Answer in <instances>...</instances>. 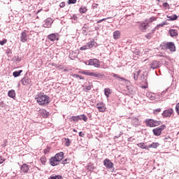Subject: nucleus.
I'll return each instance as SVG.
<instances>
[{
    "mask_svg": "<svg viewBox=\"0 0 179 179\" xmlns=\"http://www.w3.org/2000/svg\"><path fill=\"white\" fill-rule=\"evenodd\" d=\"M145 124L147 127H159V125H162V122L153 119H148L145 120Z\"/></svg>",
    "mask_w": 179,
    "mask_h": 179,
    "instance_id": "obj_3",
    "label": "nucleus"
},
{
    "mask_svg": "<svg viewBox=\"0 0 179 179\" xmlns=\"http://www.w3.org/2000/svg\"><path fill=\"white\" fill-rule=\"evenodd\" d=\"M112 76H113V78H116L117 79H120L121 80H123L124 82H125V83H128V82H129L128 80L120 77V75L118 74L112 73Z\"/></svg>",
    "mask_w": 179,
    "mask_h": 179,
    "instance_id": "obj_24",
    "label": "nucleus"
},
{
    "mask_svg": "<svg viewBox=\"0 0 179 179\" xmlns=\"http://www.w3.org/2000/svg\"><path fill=\"white\" fill-rule=\"evenodd\" d=\"M64 72H68V69H65L64 70Z\"/></svg>",
    "mask_w": 179,
    "mask_h": 179,
    "instance_id": "obj_56",
    "label": "nucleus"
},
{
    "mask_svg": "<svg viewBox=\"0 0 179 179\" xmlns=\"http://www.w3.org/2000/svg\"><path fill=\"white\" fill-rule=\"evenodd\" d=\"M1 104H3V101H1Z\"/></svg>",
    "mask_w": 179,
    "mask_h": 179,
    "instance_id": "obj_59",
    "label": "nucleus"
},
{
    "mask_svg": "<svg viewBox=\"0 0 179 179\" xmlns=\"http://www.w3.org/2000/svg\"><path fill=\"white\" fill-rule=\"evenodd\" d=\"M8 96L11 99H15V97H16V92H15V90H10L8 93Z\"/></svg>",
    "mask_w": 179,
    "mask_h": 179,
    "instance_id": "obj_22",
    "label": "nucleus"
},
{
    "mask_svg": "<svg viewBox=\"0 0 179 179\" xmlns=\"http://www.w3.org/2000/svg\"><path fill=\"white\" fill-rule=\"evenodd\" d=\"M89 90H92V85L85 86L84 92H89Z\"/></svg>",
    "mask_w": 179,
    "mask_h": 179,
    "instance_id": "obj_40",
    "label": "nucleus"
},
{
    "mask_svg": "<svg viewBox=\"0 0 179 179\" xmlns=\"http://www.w3.org/2000/svg\"><path fill=\"white\" fill-rule=\"evenodd\" d=\"M137 146L138 148H141V149H148L149 150V146L145 145V143H140L137 144Z\"/></svg>",
    "mask_w": 179,
    "mask_h": 179,
    "instance_id": "obj_27",
    "label": "nucleus"
},
{
    "mask_svg": "<svg viewBox=\"0 0 179 179\" xmlns=\"http://www.w3.org/2000/svg\"><path fill=\"white\" fill-rule=\"evenodd\" d=\"M104 94H105V96H106V97H108V96H109L110 94H111V92H110V89H108V88H105V89H104Z\"/></svg>",
    "mask_w": 179,
    "mask_h": 179,
    "instance_id": "obj_35",
    "label": "nucleus"
},
{
    "mask_svg": "<svg viewBox=\"0 0 179 179\" xmlns=\"http://www.w3.org/2000/svg\"><path fill=\"white\" fill-rule=\"evenodd\" d=\"M8 43V39L3 38L2 41H0V45H5Z\"/></svg>",
    "mask_w": 179,
    "mask_h": 179,
    "instance_id": "obj_38",
    "label": "nucleus"
},
{
    "mask_svg": "<svg viewBox=\"0 0 179 179\" xmlns=\"http://www.w3.org/2000/svg\"><path fill=\"white\" fill-rule=\"evenodd\" d=\"M79 136H80V138H83L85 136V134H83L82 131H80Z\"/></svg>",
    "mask_w": 179,
    "mask_h": 179,
    "instance_id": "obj_51",
    "label": "nucleus"
},
{
    "mask_svg": "<svg viewBox=\"0 0 179 179\" xmlns=\"http://www.w3.org/2000/svg\"><path fill=\"white\" fill-rule=\"evenodd\" d=\"M167 17L170 20H177V19H178V17L177 16V15H173L171 16L167 15Z\"/></svg>",
    "mask_w": 179,
    "mask_h": 179,
    "instance_id": "obj_34",
    "label": "nucleus"
},
{
    "mask_svg": "<svg viewBox=\"0 0 179 179\" xmlns=\"http://www.w3.org/2000/svg\"><path fill=\"white\" fill-rule=\"evenodd\" d=\"M96 108L99 113H104L106 111V105L103 102L96 103Z\"/></svg>",
    "mask_w": 179,
    "mask_h": 179,
    "instance_id": "obj_9",
    "label": "nucleus"
},
{
    "mask_svg": "<svg viewBox=\"0 0 179 179\" xmlns=\"http://www.w3.org/2000/svg\"><path fill=\"white\" fill-rule=\"evenodd\" d=\"M40 161L41 164H43V166H45V163H47V157H45V156H42L40 158Z\"/></svg>",
    "mask_w": 179,
    "mask_h": 179,
    "instance_id": "obj_31",
    "label": "nucleus"
},
{
    "mask_svg": "<svg viewBox=\"0 0 179 179\" xmlns=\"http://www.w3.org/2000/svg\"><path fill=\"white\" fill-rule=\"evenodd\" d=\"M166 129V125L162 124L159 127L153 129L152 132L155 136H160L163 130Z\"/></svg>",
    "mask_w": 179,
    "mask_h": 179,
    "instance_id": "obj_4",
    "label": "nucleus"
},
{
    "mask_svg": "<svg viewBox=\"0 0 179 179\" xmlns=\"http://www.w3.org/2000/svg\"><path fill=\"white\" fill-rule=\"evenodd\" d=\"M146 96L151 101L156 100V94L153 92H147Z\"/></svg>",
    "mask_w": 179,
    "mask_h": 179,
    "instance_id": "obj_19",
    "label": "nucleus"
},
{
    "mask_svg": "<svg viewBox=\"0 0 179 179\" xmlns=\"http://www.w3.org/2000/svg\"><path fill=\"white\" fill-rule=\"evenodd\" d=\"M94 45H95L94 41H91L88 42L86 45L80 48V51H85L86 50H90V48H93V47H94Z\"/></svg>",
    "mask_w": 179,
    "mask_h": 179,
    "instance_id": "obj_6",
    "label": "nucleus"
},
{
    "mask_svg": "<svg viewBox=\"0 0 179 179\" xmlns=\"http://www.w3.org/2000/svg\"><path fill=\"white\" fill-rule=\"evenodd\" d=\"M173 113H174V110L173 108H168L163 111L162 116L164 118H169L173 115Z\"/></svg>",
    "mask_w": 179,
    "mask_h": 179,
    "instance_id": "obj_7",
    "label": "nucleus"
},
{
    "mask_svg": "<svg viewBox=\"0 0 179 179\" xmlns=\"http://www.w3.org/2000/svg\"><path fill=\"white\" fill-rule=\"evenodd\" d=\"M79 12H80V13H86V12H87V8L86 6H82L79 8Z\"/></svg>",
    "mask_w": 179,
    "mask_h": 179,
    "instance_id": "obj_29",
    "label": "nucleus"
},
{
    "mask_svg": "<svg viewBox=\"0 0 179 179\" xmlns=\"http://www.w3.org/2000/svg\"><path fill=\"white\" fill-rule=\"evenodd\" d=\"M131 121L134 124H139V118L138 117H133Z\"/></svg>",
    "mask_w": 179,
    "mask_h": 179,
    "instance_id": "obj_37",
    "label": "nucleus"
},
{
    "mask_svg": "<svg viewBox=\"0 0 179 179\" xmlns=\"http://www.w3.org/2000/svg\"><path fill=\"white\" fill-rule=\"evenodd\" d=\"M41 10H38L37 12H36V15H38V13H40V11H41Z\"/></svg>",
    "mask_w": 179,
    "mask_h": 179,
    "instance_id": "obj_55",
    "label": "nucleus"
},
{
    "mask_svg": "<svg viewBox=\"0 0 179 179\" xmlns=\"http://www.w3.org/2000/svg\"><path fill=\"white\" fill-rule=\"evenodd\" d=\"M68 163H69V159H68V158L63 160L62 162V164H68Z\"/></svg>",
    "mask_w": 179,
    "mask_h": 179,
    "instance_id": "obj_44",
    "label": "nucleus"
},
{
    "mask_svg": "<svg viewBox=\"0 0 179 179\" xmlns=\"http://www.w3.org/2000/svg\"><path fill=\"white\" fill-rule=\"evenodd\" d=\"M27 33H29V31L24 30V31H22L21 33V36H20V41L22 43H26L28 40L27 38Z\"/></svg>",
    "mask_w": 179,
    "mask_h": 179,
    "instance_id": "obj_10",
    "label": "nucleus"
},
{
    "mask_svg": "<svg viewBox=\"0 0 179 179\" xmlns=\"http://www.w3.org/2000/svg\"><path fill=\"white\" fill-rule=\"evenodd\" d=\"M73 132H78V131H76V129H73Z\"/></svg>",
    "mask_w": 179,
    "mask_h": 179,
    "instance_id": "obj_57",
    "label": "nucleus"
},
{
    "mask_svg": "<svg viewBox=\"0 0 179 179\" xmlns=\"http://www.w3.org/2000/svg\"><path fill=\"white\" fill-rule=\"evenodd\" d=\"M20 170L22 173H29V170H30V167L27 164H23L21 167Z\"/></svg>",
    "mask_w": 179,
    "mask_h": 179,
    "instance_id": "obj_15",
    "label": "nucleus"
},
{
    "mask_svg": "<svg viewBox=\"0 0 179 179\" xmlns=\"http://www.w3.org/2000/svg\"><path fill=\"white\" fill-rule=\"evenodd\" d=\"M54 21L51 19V18H47L45 20V27H51V25L52 24V22Z\"/></svg>",
    "mask_w": 179,
    "mask_h": 179,
    "instance_id": "obj_20",
    "label": "nucleus"
},
{
    "mask_svg": "<svg viewBox=\"0 0 179 179\" xmlns=\"http://www.w3.org/2000/svg\"><path fill=\"white\" fill-rule=\"evenodd\" d=\"M143 89H146V87H143Z\"/></svg>",
    "mask_w": 179,
    "mask_h": 179,
    "instance_id": "obj_60",
    "label": "nucleus"
},
{
    "mask_svg": "<svg viewBox=\"0 0 179 179\" xmlns=\"http://www.w3.org/2000/svg\"><path fill=\"white\" fill-rule=\"evenodd\" d=\"M50 163L51 166H58L59 161H58L55 157H52L50 159Z\"/></svg>",
    "mask_w": 179,
    "mask_h": 179,
    "instance_id": "obj_14",
    "label": "nucleus"
},
{
    "mask_svg": "<svg viewBox=\"0 0 179 179\" xmlns=\"http://www.w3.org/2000/svg\"><path fill=\"white\" fill-rule=\"evenodd\" d=\"M108 19H113V17H106V18H103L102 20H98L96 23H101V22H104V20H107Z\"/></svg>",
    "mask_w": 179,
    "mask_h": 179,
    "instance_id": "obj_41",
    "label": "nucleus"
},
{
    "mask_svg": "<svg viewBox=\"0 0 179 179\" xmlns=\"http://www.w3.org/2000/svg\"><path fill=\"white\" fill-rule=\"evenodd\" d=\"M22 85L26 86L27 85H30L31 83V80H30L28 77H25L21 80Z\"/></svg>",
    "mask_w": 179,
    "mask_h": 179,
    "instance_id": "obj_16",
    "label": "nucleus"
},
{
    "mask_svg": "<svg viewBox=\"0 0 179 179\" xmlns=\"http://www.w3.org/2000/svg\"><path fill=\"white\" fill-rule=\"evenodd\" d=\"M87 65H90L91 66H95V68H100V62L97 59H90L88 61Z\"/></svg>",
    "mask_w": 179,
    "mask_h": 179,
    "instance_id": "obj_5",
    "label": "nucleus"
},
{
    "mask_svg": "<svg viewBox=\"0 0 179 179\" xmlns=\"http://www.w3.org/2000/svg\"><path fill=\"white\" fill-rule=\"evenodd\" d=\"M78 78L81 80H83L85 79V77L82 76H79Z\"/></svg>",
    "mask_w": 179,
    "mask_h": 179,
    "instance_id": "obj_53",
    "label": "nucleus"
},
{
    "mask_svg": "<svg viewBox=\"0 0 179 179\" xmlns=\"http://www.w3.org/2000/svg\"><path fill=\"white\" fill-rule=\"evenodd\" d=\"M155 21H156V17H151L150 18V23H152V22H155Z\"/></svg>",
    "mask_w": 179,
    "mask_h": 179,
    "instance_id": "obj_48",
    "label": "nucleus"
},
{
    "mask_svg": "<svg viewBox=\"0 0 179 179\" xmlns=\"http://www.w3.org/2000/svg\"><path fill=\"white\" fill-rule=\"evenodd\" d=\"M152 34H153V31L152 33H148L147 35H145L146 38H148V40H150V38H152Z\"/></svg>",
    "mask_w": 179,
    "mask_h": 179,
    "instance_id": "obj_43",
    "label": "nucleus"
},
{
    "mask_svg": "<svg viewBox=\"0 0 179 179\" xmlns=\"http://www.w3.org/2000/svg\"><path fill=\"white\" fill-rule=\"evenodd\" d=\"M76 2V0H69L68 3L69 5H71L72 3H75Z\"/></svg>",
    "mask_w": 179,
    "mask_h": 179,
    "instance_id": "obj_46",
    "label": "nucleus"
},
{
    "mask_svg": "<svg viewBox=\"0 0 179 179\" xmlns=\"http://www.w3.org/2000/svg\"><path fill=\"white\" fill-rule=\"evenodd\" d=\"M48 179H62V176L59 175L51 176L48 178Z\"/></svg>",
    "mask_w": 179,
    "mask_h": 179,
    "instance_id": "obj_36",
    "label": "nucleus"
},
{
    "mask_svg": "<svg viewBox=\"0 0 179 179\" xmlns=\"http://www.w3.org/2000/svg\"><path fill=\"white\" fill-rule=\"evenodd\" d=\"M35 100L39 106H47V104H50V96L44 94V92H40L36 95Z\"/></svg>",
    "mask_w": 179,
    "mask_h": 179,
    "instance_id": "obj_1",
    "label": "nucleus"
},
{
    "mask_svg": "<svg viewBox=\"0 0 179 179\" xmlns=\"http://www.w3.org/2000/svg\"><path fill=\"white\" fill-rule=\"evenodd\" d=\"M78 121H80L83 120V121H84L85 122H87V116H86V115L83 114V115H78Z\"/></svg>",
    "mask_w": 179,
    "mask_h": 179,
    "instance_id": "obj_25",
    "label": "nucleus"
},
{
    "mask_svg": "<svg viewBox=\"0 0 179 179\" xmlns=\"http://www.w3.org/2000/svg\"><path fill=\"white\" fill-rule=\"evenodd\" d=\"M159 67V62H157V60L153 61L151 63V68L152 69H156V68Z\"/></svg>",
    "mask_w": 179,
    "mask_h": 179,
    "instance_id": "obj_26",
    "label": "nucleus"
},
{
    "mask_svg": "<svg viewBox=\"0 0 179 179\" xmlns=\"http://www.w3.org/2000/svg\"><path fill=\"white\" fill-rule=\"evenodd\" d=\"M166 24H167L166 22H163V23H161V24H158L157 26V27H163V26H166Z\"/></svg>",
    "mask_w": 179,
    "mask_h": 179,
    "instance_id": "obj_45",
    "label": "nucleus"
},
{
    "mask_svg": "<svg viewBox=\"0 0 179 179\" xmlns=\"http://www.w3.org/2000/svg\"><path fill=\"white\" fill-rule=\"evenodd\" d=\"M80 73H82V75H86L87 76H93L94 78H98L99 79H103V78H104V75L100 73L93 72L90 71L84 70L83 71H80Z\"/></svg>",
    "mask_w": 179,
    "mask_h": 179,
    "instance_id": "obj_2",
    "label": "nucleus"
},
{
    "mask_svg": "<svg viewBox=\"0 0 179 179\" xmlns=\"http://www.w3.org/2000/svg\"><path fill=\"white\" fill-rule=\"evenodd\" d=\"M128 142H132V138H128Z\"/></svg>",
    "mask_w": 179,
    "mask_h": 179,
    "instance_id": "obj_54",
    "label": "nucleus"
},
{
    "mask_svg": "<svg viewBox=\"0 0 179 179\" xmlns=\"http://www.w3.org/2000/svg\"><path fill=\"white\" fill-rule=\"evenodd\" d=\"M39 114L41 117H43V118H47L48 115H50V113L45 110V109L39 110Z\"/></svg>",
    "mask_w": 179,
    "mask_h": 179,
    "instance_id": "obj_17",
    "label": "nucleus"
},
{
    "mask_svg": "<svg viewBox=\"0 0 179 179\" xmlns=\"http://www.w3.org/2000/svg\"><path fill=\"white\" fill-rule=\"evenodd\" d=\"M69 120L71 122L73 121L74 122H78V121H79V117L78 115L72 116Z\"/></svg>",
    "mask_w": 179,
    "mask_h": 179,
    "instance_id": "obj_33",
    "label": "nucleus"
},
{
    "mask_svg": "<svg viewBox=\"0 0 179 179\" xmlns=\"http://www.w3.org/2000/svg\"><path fill=\"white\" fill-rule=\"evenodd\" d=\"M5 162V158L0 157V164H2Z\"/></svg>",
    "mask_w": 179,
    "mask_h": 179,
    "instance_id": "obj_49",
    "label": "nucleus"
},
{
    "mask_svg": "<svg viewBox=\"0 0 179 179\" xmlns=\"http://www.w3.org/2000/svg\"><path fill=\"white\" fill-rule=\"evenodd\" d=\"M103 165L106 166V169H113V167H114V164H113L108 159H104Z\"/></svg>",
    "mask_w": 179,
    "mask_h": 179,
    "instance_id": "obj_11",
    "label": "nucleus"
},
{
    "mask_svg": "<svg viewBox=\"0 0 179 179\" xmlns=\"http://www.w3.org/2000/svg\"><path fill=\"white\" fill-rule=\"evenodd\" d=\"M160 146V144L159 143H152L150 145L148 146V149H150V148H152L153 149H157V148H159Z\"/></svg>",
    "mask_w": 179,
    "mask_h": 179,
    "instance_id": "obj_28",
    "label": "nucleus"
},
{
    "mask_svg": "<svg viewBox=\"0 0 179 179\" xmlns=\"http://www.w3.org/2000/svg\"><path fill=\"white\" fill-rule=\"evenodd\" d=\"M142 72V70H138L136 73H134V80H138V78L139 76V74Z\"/></svg>",
    "mask_w": 179,
    "mask_h": 179,
    "instance_id": "obj_32",
    "label": "nucleus"
},
{
    "mask_svg": "<svg viewBox=\"0 0 179 179\" xmlns=\"http://www.w3.org/2000/svg\"><path fill=\"white\" fill-rule=\"evenodd\" d=\"M48 38L50 40V41H55V40H59L58 37V34H50L48 36Z\"/></svg>",
    "mask_w": 179,
    "mask_h": 179,
    "instance_id": "obj_12",
    "label": "nucleus"
},
{
    "mask_svg": "<svg viewBox=\"0 0 179 179\" xmlns=\"http://www.w3.org/2000/svg\"><path fill=\"white\" fill-rule=\"evenodd\" d=\"M108 23H113V22H108Z\"/></svg>",
    "mask_w": 179,
    "mask_h": 179,
    "instance_id": "obj_61",
    "label": "nucleus"
},
{
    "mask_svg": "<svg viewBox=\"0 0 179 179\" xmlns=\"http://www.w3.org/2000/svg\"><path fill=\"white\" fill-rule=\"evenodd\" d=\"M66 146H71V140L69 138H64Z\"/></svg>",
    "mask_w": 179,
    "mask_h": 179,
    "instance_id": "obj_39",
    "label": "nucleus"
},
{
    "mask_svg": "<svg viewBox=\"0 0 179 179\" xmlns=\"http://www.w3.org/2000/svg\"><path fill=\"white\" fill-rule=\"evenodd\" d=\"M22 72H23V70H20L18 71H14L13 73V76H14V78H17L18 76H20V74L22 73Z\"/></svg>",
    "mask_w": 179,
    "mask_h": 179,
    "instance_id": "obj_30",
    "label": "nucleus"
},
{
    "mask_svg": "<svg viewBox=\"0 0 179 179\" xmlns=\"http://www.w3.org/2000/svg\"><path fill=\"white\" fill-rule=\"evenodd\" d=\"M163 8H164L165 9H167V8H169V4L167 3H164L162 4Z\"/></svg>",
    "mask_w": 179,
    "mask_h": 179,
    "instance_id": "obj_47",
    "label": "nucleus"
},
{
    "mask_svg": "<svg viewBox=\"0 0 179 179\" xmlns=\"http://www.w3.org/2000/svg\"><path fill=\"white\" fill-rule=\"evenodd\" d=\"M127 90H129V86L127 87Z\"/></svg>",
    "mask_w": 179,
    "mask_h": 179,
    "instance_id": "obj_58",
    "label": "nucleus"
},
{
    "mask_svg": "<svg viewBox=\"0 0 179 179\" xmlns=\"http://www.w3.org/2000/svg\"><path fill=\"white\" fill-rule=\"evenodd\" d=\"M148 27H149V24L148 23H145V22H141L139 27L140 30H141V31H146V30H148Z\"/></svg>",
    "mask_w": 179,
    "mask_h": 179,
    "instance_id": "obj_13",
    "label": "nucleus"
},
{
    "mask_svg": "<svg viewBox=\"0 0 179 179\" xmlns=\"http://www.w3.org/2000/svg\"><path fill=\"white\" fill-rule=\"evenodd\" d=\"M165 47L167 50L174 52L176 51V45L173 42H168L165 44Z\"/></svg>",
    "mask_w": 179,
    "mask_h": 179,
    "instance_id": "obj_8",
    "label": "nucleus"
},
{
    "mask_svg": "<svg viewBox=\"0 0 179 179\" xmlns=\"http://www.w3.org/2000/svg\"><path fill=\"white\" fill-rule=\"evenodd\" d=\"M60 8H65V2H62L59 4Z\"/></svg>",
    "mask_w": 179,
    "mask_h": 179,
    "instance_id": "obj_50",
    "label": "nucleus"
},
{
    "mask_svg": "<svg viewBox=\"0 0 179 179\" xmlns=\"http://www.w3.org/2000/svg\"><path fill=\"white\" fill-rule=\"evenodd\" d=\"M55 157L59 162L64 159V152H60L55 155Z\"/></svg>",
    "mask_w": 179,
    "mask_h": 179,
    "instance_id": "obj_18",
    "label": "nucleus"
},
{
    "mask_svg": "<svg viewBox=\"0 0 179 179\" xmlns=\"http://www.w3.org/2000/svg\"><path fill=\"white\" fill-rule=\"evenodd\" d=\"M71 76H73V78H79V75L78 74H71Z\"/></svg>",
    "mask_w": 179,
    "mask_h": 179,
    "instance_id": "obj_52",
    "label": "nucleus"
},
{
    "mask_svg": "<svg viewBox=\"0 0 179 179\" xmlns=\"http://www.w3.org/2000/svg\"><path fill=\"white\" fill-rule=\"evenodd\" d=\"M121 37V31H115L113 32V38L114 40H118V38Z\"/></svg>",
    "mask_w": 179,
    "mask_h": 179,
    "instance_id": "obj_23",
    "label": "nucleus"
},
{
    "mask_svg": "<svg viewBox=\"0 0 179 179\" xmlns=\"http://www.w3.org/2000/svg\"><path fill=\"white\" fill-rule=\"evenodd\" d=\"M169 33L171 37H177V36H178V31L176 29H170Z\"/></svg>",
    "mask_w": 179,
    "mask_h": 179,
    "instance_id": "obj_21",
    "label": "nucleus"
},
{
    "mask_svg": "<svg viewBox=\"0 0 179 179\" xmlns=\"http://www.w3.org/2000/svg\"><path fill=\"white\" fill-rule=\"evenodd\" d=\"M161 111H162V108L155 109L153 110V114H155V115H157V114Z\"/></svg>",
    "mask_w": 179,
    "mask_h": 179,
    "instance_id": "obj_42",
    "label": "nucleus"
}]
</instances>
